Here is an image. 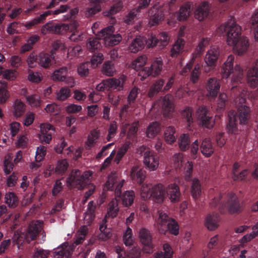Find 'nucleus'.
Instances as JSON below:
<instances>
[{"instance_id":"42","label":"nucleus","mask_w":258,"mask_h":258,"mask_svg":"<svg viewBox=\"0 0 258 258\" xmlns=\"http://www.w3.org/2000/svg\"><path fill=\"white\" fill-rule=\"evenodd\" d=\"M163 251L155 253V258H172L173 251L170 245L165 243L163 246Z\"/></svg>"},{"instance_id":"62","label":"nucleus","mask_w":258,"mask_h":258,"mask_svg":"<svg viewBox=\"0 0 258 258\" xmlns=\"http://www.w3.org/2000/svg\"><path fill=\"white\" fill-rule=\"evenodd\" d=\"M103 59V55L101 53L95 54L92 56L91 60V66L93 68L96 67L98 64L102 62Z\"/></svg>"},{"instance_id":"10","label":"nucleus","mask_w":258,"mask_h":258,"mask_svg":"<svg viewBox=\"0 0 258 258\" xmlns=\"http://www.w3.org/2000/svg\"><path fill=\"white\" fill-rule=\"evenodd\" d=\"M114 28L110 26L102 29L98 34L100 39H103L105 44L107 46H114L118 44L122 39L119 34H114Z\"/></svg>"},{"instance_id":"28","label":"nucleus","mask_w":258,"mask_h":258,"mask_svg":"<svg viewBox=\"0 0 258 258\" xmlns=\"http://www.w3.org/2000/svg\"><path fill=\"white\" fill-rule=\"evenodd\" d=\"M68 68L66 67H61L55 70L52 75L53 81L67 82L68 80H72L71 78H67Z\"/></svg>"},{"instance_id":"5","label":"nucleus","mask_w":258,"mask_h":258,"mask_svg":"<svg viewBox=\"0 0 258 258\" xmlns=\"http://www.w3.org/2000/svg\"><path fill=\"white\" fill-rule=\"evenodd\" d=\"M91 175L92 173L89 170L82 174L79 169L73 170L67 179V185L70 188H77L82 190L88 183Z\"/></svg>"},{"instance_id":"43","label":"nucleus","mask_w":258,"mask_h":258,"mask_svg":"<svg viewBox=\"0 0 258 258\" xmlns=\"http://www.w3.org/2000/svg\"><path fill=\"white\" fill-rule=\"evenodd\" d=\"M160 131V125L156 121L153 122L149 125L146 130L147 137L149 138H154Z\"/></svg>"},{"instance_id":"26","label":"nucleus","mask_w":258,"mask_h":258,"mask_svg":"<svg viewBox=\"0 0 258 258\" xmlns=\"http://www.w3.org/2000/svg\"><path fill=\"white\" fill-rule=\"evenodd\" d=\"M139 238L143 244L147 246L150 250L153 248L152 237L150 231L142 228L139 232Z\"/></svg>"},{"instance_id":"39","label":"nucleus","mask_w":258,"mask_h":258,"mask_svg":"<svg viewBox=\"0 0 258 258\" xmlns=\"http://www.w3.org/2000/svg\"><path fill=\"white\" fill-rule=\"evenodd\" d=\"M164 84V80L160 79L156 81L151 87L149 92L148 93L150 97H153L159 92L163 91V85Z\"/></svg>"},{"instance_id":"29","label":"nucleus","mask_w":258,"mask_h":258,"mask_svg":"<svg viewBox=\"0 0 258 258\" xmlns=\"http://www.w3.org/2000/svg\"><path fill=\"white\" fill-rule=\"evenodd\" d=\"M131 176L133 180L141 184L146 177V171L139 166H134L131 170Z\"/></svg>"},{"instance_id":"64","label":"nucleus","mask_w":258,"mask_h":258,"mask_svg":"<svg viewBox=\"0 0 258 258\" xmlns=\"http://www.w3.org/2000/svg\"><path fill=\"white\" fill-rule=\"evenodd\" d=\"M4 170L6 174H10L13 169L14 164L9 159H5L4 162Z\"/></svg>"},{"instance_id":"30","label":"nucleus","mask_w":258,"mask_h":258,"mask_svg":"<svg viewBox=\"0 0 258 258\" xmlns=\"http://www.w3.org/2000/svg\"><path fill=\"white\" fill-rule=\"evenodd\" d=\"M219 217L217 213H213L207 216L205 225L209 230H214L219 226Z\"/></svg>"},{"instance_id":"12","label":"nucleus","mask_w":258,"mask_h":258,"mask_svg":"<svg viewBox=\"0 0 258 258\" xmlns=\"http://www.w3.org/2000/svg\"><path fill=\"white\" fill-rule=\"evenodd\" d=\"M163 67V62L162 59L157 58L154 60L150 68L145 67L142 69L139 72V76L141 77V79L144 80L150 76L156 77L160 74Z\"/></svg>"},{"instance_id":"4","label":"nucleus","mask_w":258,"mask_h":258,"mask_svg":"<svg viewBox=\"0 0 258 258\" xmlns=\"http://www.w3.org/2000/svg\"><path fill=\"white\" fill-rule=\"evenodd\" d=\"M222 198V196L220 194L218 197L213 199L210 203L211 207H218L221 214L225 213L226 210L230 214H239L243 211V204L240 202L235 194L228 193L227 195V201L225 203L221 202Z\"/></svg>"},{"instance_id":"20","label":"nucleus","mask_w":258,"mask_h":258,"mask_svg":"<svg viewBox=\"0 0 258 258\" xmlns=\"http://www.w3.org/2000/svg\"><path fill=\"white\" fill-rule=\"evenodd\" d=\"M220 80L216 78H211L209 79L206 89L209 96L215 98L217 96L220 88Z\"/></svg>"},{"instance_id":"3","label":"nucleus","mask_w":258,"mask_h":258,"mask_svg":"<svg viewBox=\"0 0 258 258\" xmlns=\"http://www.w3.org/2000/svg\"><path fill=\"white\" fill-rule=\"evenodd\" d=\"M117 174L112 172L108 176V179L105 184L104 190H114L115 201L117 203L121 201L123 206L128 207L132 205L135 199V193L133 190H127L121 194L124 180L117 182Z\"/></svg>"},{"instance_id":"6","label":"nucleus","mask_w":258,"mask_h":258,"mask_svg":"<svg viewBox=\"0 0 258 258\" xmlns=\"http://www.w3.org/2000/svg\"><path fill=\"white\" fill-rule=\"evenodd\" d=\"M157 228L160 233L166 234L169 231L170 233L177 235L179 233V225L174 219L169 217L165 213H159L157 221Z\"/></svg>"},{"instance_id":"23","label":"nucleus","mask_w":258,"mask_h":258,"mask_svg":"<svg viewBox=\"0 0 258 258\" xmlns=\"http://www.w3.org/2000/svg\"><path fill=\"white\" fill-rule=\"evenodd\" d=\"M150 17L149 24L151 26H155L159 23L164 18V14L162 10L153 7L148 13Z\"/></svg>"},{"instance_id":"21","label":"nucleus","mask_w":258,"mask_h":258,"mask_svg":"<svg viewBox=\"0 0 258 258\" xmlns=\"http://www.w3.org/2000/svg\"><path fill=\"white\" fill-rule=\"evenodd\" d=\"M139 126V123L138 121H134L132 124H125L122 126L121 134L124 135L127 134L128 139L134 140L137 136Z\"/></svg>"},{"instance_id":"53","label":"nucleus","mask_w":258,"mask_h":258,"mask_svg":"<svg viewBox=\"0 0 258 258\" xmlns=\"http://www.w3.org/2000/svg\"><path fill=\"white\" fill-rule=\"evenodd\" d=\"M69 164L65 159L59 160L57 162L55 171L57 174H61L64 173L68 169Z\"/></svg>"},{"instance_id":"8","label":"nucleus","mask_w":258,"mask_h":258,"mask_svg":"<svg viewBox=\"0 0 258 258\" xmlns=\"http://www.w3.org/2000/svg\"><path fill=\"white\" fill-rule=\"evenodd\" d=\"M118 209L117 201L112 200L109 203V208L107 213L100 225L99 230L101 231V233L99 235V239L106 240L111 236L110 230L108 229L106 226L107 216L112 218H114L117 214Z\"/></svg>"},{"instance_id":"25","label":"nucleus","mask_w":258,"mask_h":258,"mask_svg":"<svg viewBox=\"0 0 258 258\" xmlns=\"http://www.w3.org/2000/svg\"><path fill=\"white\" fill-rule=\"evenodd\" d=\"M210 7L208 3L203 2L197 9L195 12V18L199 21H202L207 18L209 14Z\"/></svg>"},{"instance_id":"60","label":"nucleus","mask_w":258,"mask_h":258,"mask_svg":"<svg viewBox=\"0 0 258 258\" xmlns=\"http://www.w3.org/2000/svg\"><path fill=\"white\" fill-rule=\"evenodd\" d=\"M28 79L33 83H38L41 80V74L38 72L35 73L32 71L29 70Z\"/></svg>"},{"instance_id":"59","label":"nucleus","mask_w":258,"mask_h":258,"mask_svg":"<svg viewBox=\"0 0 258 258\" xmlns=\"http://www.w3.org/2000/svg\"><path fill=\"white\" fill-rule=\"evenodd\" d=\"M122 6V3L120 1H117L111 6L107 15L108 16H111L112 15L117 13L121 10Z\"/></svg>"},{"instance_id":"35","label":"nucleus","mask_w":258,"mask_h":258,"mask_svg":"<svg viewBox=\"0 0 258 258\" xmlns=\"http://www.w3.org/2000/svg\"><path fill=\"white\" fill-rule=\"evenodd\" d=\"M190 5L185 4L181 6L177 13V20L179 21H186L190 14Z\"/></svg>"},{"instance_id":"18","label":"nucleus","mask_w":258,"mask_h":258,"mask_svg":"<svg viewBox=\"0 0 258 258\" xmlns=\"http://www.w3.org/2000/svg\"><path fill=\"white\" fill-rule=\"evenodd\" d=\"M220 48L217 46L211 47L206 53L205 57L206 63L210 67H213L216 65L220 55Z\"/></svg>"},{"instance_id":"63","label":"nucleus","mask_w":258,"mask_h":258,"mask_svg":"<svg viewBox=\"0 0 258 258\" xmlns=\"http://www.w3.org/2000/svg\"><path fill=\"white\" fill-rule=\"evenodd\" d=\"M89 63L87 62L83 63L78 68V72L79 75L82 77H86L88 75Z\"/></svg>"},{"instance_id":"36","label":"nucleus","mask_w":258,"mask_h":258,"mask_svg":"<svg viewBox=\"0 0 258 258\" xmlns=\"http://www.w3.org/2000/svg\"><path fill=\"white\" fill-rule=\"evenodd\" d=\"M26 111L25 104L19 99H16L13 106V115L16 117L22 116Z\"/></svg>"},{"instance_id":"27","label":"nucleus","mask_w":258,"mask_h":258,"mask_svg":"<svg viewBox=\"0 0 258 258\" xmlns=\"http://www.w3.org/2000/svg\"><path fill=\"white\" fill-rule=\"evenodd\" d=\"M51 54L46 53H40L38 56V63L44 68H48L53 63L54 56L53 50L51 51Z\"/></svg>"},{"instance_id":"55","label":"nucleus","mask_w":258,"mask_h":258,"mask_svg":"<svg viewBox=\"0 0 258 258\" xmlns=\"http://www.w3.org/2000/svg\"><path fill=\"white\" fill-rule=\"evenodd\" d=\"M123 240L126 246H131L133 244L134 239L132 236V230L128 227L124 233Z\"/></svg>"},{"instance_id":"48","label":"nucleus","mask_w":258,"mask_h":258,"mask_svg":"<svg viewBox=\"0 0 258 258\" xmlns=\"http://www.w3.org/2000/svg\"><path fill=\"white\" fill-rule=\"evenodd\" d=\"M140 12L136 9H133L126 16L123 18L125 23L127 25L134 24V23L138 20L139 13Z\"/></svg>"},{"instance_id":"9","label":"nucleus","mask_w":258,"mask_h":258,"mask_svg":"<svg viewBox=\"0 0 258 258\" xmlns=\"http://www.w3.org/2000/svg\"><path fill=\"white\" fill-rule=\"evenodd\" d=\"M158 42L159 39L153 34L149 35L147 39L141 36H137L130 45L128 49L132 52L136 53L142 49L145 44L149 47H153L156 46Z\"/></svg>"},{"instance_id":"2","label":"nucleus","mask_w":258,"mask_h":258,"mask_svg":"<svg viewBox=\"0 0 258 258\" xmlns=\"http://www.w3.org/2000/svg\"><path fill=\"white\" fill-rule=\"evenodd\" d=\"M219 32L225 33L227 42L229 45L233 46V49L238 55L245 52L249 46L248 40L246 37L241 36V27L231 18L226 23L218 28Z\"/></svg>"},{"instance_id":"33","label":"nucleus","mask_w":258,"mask_h":258,"mask_svg":"<svg viewBox=\"0 0 258 258\" xmlns=\"http://www.w3.org/2000/svg\"><path fill=\"white\" fill-rule=\"evenodd\" d=\"M185 41L183 39L178 38L171 49V56L176 57L183 50Z\"/></svg>"},{"instance_id":"50","label":"nucleus","mask_w":258,"mask_h":258,"mask_svg":"<svg viewBox=\"0 0 258 258\" xmlns=\"http://www.w3.org/2000/svg\"><path fill=\"white\" fill-rule=\"evenodd\" d=\"M210 38H203L196 49L195 52L196 54L201 55L205 51L206 47L210 44Z\"/></svg>"},{"instance_id":"49","label":"nucleus","mask_w":258,"mask_h":258,"mask_svg":"<svg viewBox=\"0 0 258 258\" xmlns=\"http://www.w3.org/2000/svg\"><path fill=\"white\" fill-rule=\"evenodd\" d=\"M147 59V57L145 55L140 56L132 62V67L138 71L146 64Z\"/></svg>"},{"instance_id":"61","label":"nucleus","mask_w":258,"mask_h":258,"mask_svg":"<svg viewBox=\"0 0 258 258\" xmlns=\"http://www.w3.org/2000/svg\"><path fill=\"white\" fill-rule=\"evenodd\" d=\"M19 174L17 172H13L7 178V184L9 187H13L16 184Z\"/></svg>"},{"instance_id":"58","label":"nucleus","mask_w":258,"mask_h":258,"mask_svg":"<svg viewBox=\"0 0 258 258\" xmlns=\"http://www.w3.org/2000/svg\"><path fill=\"white\" fill-rule=\"evenodd\" d=\"M70 89L67 88H62L57 93V98L59 100L63 101L70 97Z\"/></svg>"},{"instance_id":"45","label":"nucleus","mask_w":258,"mask_h":258,"mask_svg":"<svg viewBox=\"0 0 258 258\" xmlns=\"http://www.w3.org/2000/svg\"><path fill=\"white\" fill-rule=\"evenodd\" d=\"M117 131V125L116 121H112L110 123L108 129V134L106 138L103 139V143H106L107 142H110L116 135Z\"/></svg>"},{"instance_id":"54","label":"nucleus","mask_w":258,"mask_h":258,"mask_svg":"<svg viewBox=\"0 0 258 258\" xmlns=\"http://www.w3.org/2000/svg\"><path fill=\"white\" fill-rule=\"evenodd\" d=\"M102 72L103 74L108 76L113 75L115 70L111 61H107L103 64Z\"/></svg>"},{"instance_id":"46","label":"nucleus","mask_w":258,"mask_h":258,"mask_svg":"<svg viewBox=\"0 0 258 258\" xmlns=\"http://www.w3.org/2000/svg\"><path fill=\"white\" fill-rule=\"evenodd\" d=\"M101 140L100 131L98 128L91 130L88 136V142L90 144H97Z\"/></svg>"},{"instance_id":"14","label":"nucleus","mask_w":258,"mask_h":258,"mask_svg":"<svg viewBox=\"0 0 258 258\" xmlns=\"http://www.w3.org/2000/svg\"><path fill=\"white\" fill-rule=\"evenodd\" d=\"M43 229V222L40 220L32 221L28 227L25 235V240L30 242L36 239Z\"/></svg>"},{"instance_id":"1","label":"nucleus","mask_w":258,"mask_h":258,"mask_svg":"<svg viewBox=\"0 0 258 258\" xmlns=\"http://www.w3.org/2000/svg\"><path fill=\"white\" fill-rule=\"evenodd\" d=\"M234 62V56L230 55L226 61L223 64L221 73L223 79L228 78L230 75L233 73L231 79L232 87L231 88L232 94L234 97V101L237 105V112L231 110L228 112L229 121L227 125V130L229 134H236L238 132L237 119L240 124H247L250 118V109L249 107L244 105L246 99L243 96L245 90L239 85L242 84L243 77V72L240 67L236 64L233 69Z\"/></svg>"},{"instance_id":"13","label":"nucleus","mask_w":258,"mask_h":258,"mask_svg":"<svg viewBox=\"0 0 258 258\" xmlns=\"http://www.w3.org/2000/svg\"><path fill=\"white\" fill-rule=\"evenodd\" d=\"M69 29L67 24H59L49 21L44 25L41 29V33L45 35L48 33L62 34Z\"/></svg>"},{"instance_id":"40","label":"nucleus","mask_w":258,"mask_h":258,"mask_svg":"<svg viewBox=\"0 0 258 258\" xmlns=\"http://www.w3.org/2000/svg\"><path fill=\"white\" fill-rule=\"evenodd\" d=\"M51 14V11H46L43 13L41 14L39 17L34 18L31 21L26 22L25 24V27L27 29H30L32 27L36 25L41 22H42L44 20H45L46 18L50 15Z\"/></svg>"},{"instance_id":"24","label":"nucleus","mask_w":258,"mask_h":258,"mask_svg":"<svg viewBox=\"0 0 258 258\" xmlns=\"http://www.w3.org/2000/svg\"><path fill=\"white\" fill-rule=\"evenodd\" d=\"M46 146H38L36 151L35 161L32 162L30 167L32 169L37 170L40 166V162L43 159L46 155Z\"/></svg>"},{"instance_id":"56","label":"nucleus","mask_w":258,"mask_h":258,"mask_svg":"<svg viewBox=\"0 0 258 258\" xmlns=\"http://www.w3.org/2000/svg\"><path fill=\"white\" fill-rule=\"evenodd\" d=\"M257 235L258 230L253 231L250 233L245 235L239 240L240 245H241L242 246H244L246 243L254 239L257 236Z\"/></svg>"},{"instance_id":"11","label":"nucleus","mask_w":258,"mask_h":258,"mask_svg":"<svg viewBox=\"0 0 258 258\" xmlns=\"http://www.w3.org/2000/svg\"><path fill=\"white\" fill-rule=\"evenodd\" d=\"M196 115L199 124L203 127L210 129L214 126L215 120L207 106H200L196 111Z\"/></svg>"},{"instance_id":"37","label":"nucleus","mask_w":258,"mask_h":258,"mask_svg":"<svg viewBox=\"0 0 258 258\" xmlns=\"http://www.w3.org/2000/svg\"><path fill=\"white\" fill-rule=\"evenodd\" d=\"M175 128L173 126H169L166 127L164 135V140L168 144H173L176 140L177 136L175 134Z\"/></svg>"},{"instance_id":"31","label":"nucleus","mask_w":258,"mask_h":258,"mask_svg":"<svg viewBox=\"0 0 258 258\" xmlns=\"http://www.w3.org/2000/svg\"><path fill=\"white\" fill-rule=\"evenodd\" d=\"M162 108L164 115L168 116L174 110V106L171 96L166 95L161 102Z\"/></svg>"},{"instance_id":"32","label":"nucleus","mask_w":258,"mask_h":258,"mask_svg":"<svg viewBox=\"0 0 258 258\" xmlns=\"http://www.w3.org/2000/svg\"><path fill=\"white\" fill-rule=\"evenodd\" d=\"M5 203L12 209L16 208L19 203L18 196L14 192H8L5 195Z\"/></svg>"},{"instance_id":"57","label":"nucleus","mask_w":258,"mask_h":258,"mask_svg":"<svg viewBox=\"0 0 258 258\" xmlns=\"http://www.w3.org/2000/svg\"><path fill=\"white\" fill-rule=\"evenodd\" d=\"M201 67L199 64H197L195 65L194 70L190 74V80L193 83L198 82L199 78V76L201 74Z\"/></svg>"},{"instance_id":"16","label":"nucleus","mask_w":258,"mask_h":258,"mask_svg":"<svg viewBox=\"0 0 258 258\" xmlns=\"http://www.w3.org/2000/svg\"><path fill=\"white\" fill-rule=\"evenodd\" d=\"M40 133L38 134V139L41 143L49 144L52 139V135L54 133L53 126L49 123H41L40 125Z\"/></svg>"},{"instance_id":"22","label":"nucleus","mask_w":258,"mask_h":258,"mask_svg":"<svg viewBox=\"0 0 258 258\" xmlns=\"http://www.w3.org/2000/svg\"><path fill=\"white\" fill-rule=\"evenodd\" d=\"M193 111L191 107H185L181 112L183 121L185 123L187 130H191L194 125Z\"/></svg>"},{"instance_id":"52","label":"nucleus","mask_w":258,"mask_h":258,"mask_svg":"<svg viewBox=\"0 0 258 258\" xmlns=\"http://www.w3.org/2000/svg\"><path fill=\"white\" fill-rule=\"evenodd\" d=\"M251 26L253 27V35L254 39L258 41V25L256 27L254 25L258 23V9H256L251 18Z\"/></svg>"},{"instance_id":"19","label":"nucleus","mask_w":258,"mask_h":258,"mask_svg":"<svg viewBox=\"0 0 258 258\" xmlns=\"http://www.w3.org/2000/svg\"><path fill=\"white\" fill-rule=\"evenodd\" d=\"M165 189L168 198L171 203H176L180 201L181 193L179 187L176 184L171 183Z\"/></svg>"},{"instance_id":"47","label":"nucleus","mask_w":258,"mask_h":258,"mask_svg":"<svg viewBox=\"0 0 258 258\" xmlns=\"http://www.w3.org/2000/svg\"><path fill=\"white\" fill-rule=\"evenodd\" d=\"M191 192L192 198L198 199L201 194V185L199 180L195 178L192 181Z\"/></svg>"},{"instance_id":"44","label":"nucleus","mask_w":258,"mask_h":258,"mask_svg":"<svg viewBox=\"0 0 258 258\" xmlns=\"http://www.w3.org/2000/svg\"><path fill=\"white\" fill-rule=\"evenodd\" d=\"M27 103L32 107H39L43 103L39 95L34 94L26 97Z\"/></svg>"},{"instance_id":"38","label":"nucleus","mask_w":258,"mask_h":258,"mask_svg":"<svg viewBox=\"0 0 258 258\" xmlns=\"http://www.w3.org/2000/svg\"><path fill=\"white\" fill-rule=\"evenodd\" d=\"M101 10V7L99 3L90 0V5L85 11L86 16L88 17H92L100 12Z\"/></svg>"},{"instance_id":"41","label":"nucleus","mask_w":258,"mask_h":258,"mask_svg":"<svg viewBox=\"0 0 258 258\" xmlns=\"http://www.w3.org/2000/svg\"><path fill=\"white\" fill-rule=\"evenodd\" d=\"M239 165L238 163H235L233 166V179L234 180H244L248 174V170L244 169L239 174L237 173L239 168Z\"/></svg>"},{"instance_id":"51","label":"nucleus","mask_w":258,"mask_h":258,"mask_svg":"<svg viewBox=\"0 0 258 258\" xmlns=\"http://www.w3.org/2000/svg\"><path fill=\"white\" fill-rule=\"evenodd\" d=\"M88 49L91 51H94L101 47V44L98 38H90L87 43Z\"/></svg>"},{"instance_id":"34","label":"nucleus","mask_w":258,"mask_h":258,"mask_svg":"<svg viewBox=\"0 0 258 258\" xmlns=\"http://www.w3.org/2000/svg\"><path fill=\"white\" fill-rule=\"evenodd\" d=\"M95 209L96 205L94 202L93 201L89 202L84 216V220L88 225H90L94 220Z\"/></svg>"},{"instance_id":"17","label":"nucleus","mask_w":258,"mask_h":258,"mask_svg":"<svg viewBox=\"0 0 258 258\" xmlns=\"http://www.w3.org/2000/svg\"><path fill=\"white\" fill-rule=\"evenodd\" d=\"M144 163L150 170L154 171L159 165V156L153 152H146L144 154Z\"/></svg>"},{"instance_id":"15","label":"nucleus","mask_w":258,"mask_h":258,"mask_svg":"<svg viewBox=\"0 0 258 258\" xmlns=\"http://www.w3.org/2000/svg\"><path fill=\"white\" fill-rule=\"evenodd\" d=\"M123 85L121 84L119 79L115 78H109L104 80L96 86V90L98 91H109L117 89L118 91L123 89Z\"/></svg>"},{"instance_id":"7","label":"nucleus","mask_w":258,"mask_h":258,"mask_svg":"<svg viewBox=\"0 0 258 258\" xmlns=\"http://www.w3.org/2000/svg\"><path fill=\"white\" fill-rule=\"evenodd\" d=\"M166 189L164 186L158 183L151 188L148 186L143 185L141 189L142 198L144 200L152 198L156 203H162L165 199Z\"/></svg>"}]
</instances>
